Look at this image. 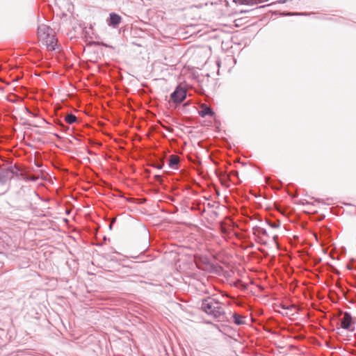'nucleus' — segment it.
<instances>
[{
	"label": "nucleus",
	"instance_id": "obj_10",
	"mask_svg": "<svg viewBox=\"0 0 356 356\" xmlns=\"http://www.w3.org/2000/svg\"><path fill=\"white\" fill-rule=\"evenodd\" d=\"M253 234L257 237L259 238L261 235L268 236V233L264 228H262L259 226H255L253 227Z\"/></svg>",
	"mask_w": 356,
	"mask_h": 356
},
{
	"label": "nucleus",
	"instance_id": "obj_3",
	"mask_svg": "<svg viewBox=\"0 0 356 356\" xmlns=\"http://www.w3.org/2000/svg\"><path fill=\"white\" fill-rule=\"evenodd\" d=\"M19 170V168L16 165L6 168H2L0 167V184L4 185L15 176L19 177L20 175Z\"/></svg>",
	"mask_w": 356,
	"mask_h": 356
},
{
	"label": "nucleus",
	"instance_id": "obj_14",
	"mask_svg": "<svg viewBox=\"0 0 356 356\" xmlns=\"http://www.w3.org/2000/svg\"><path fill=\"white\" fill-rule=\"evenodd\" d=\"M284 16H293V15H307L306 13H284L282 14Z\"/></svg>",
	"mask_w": 356,
	"mask_h": 356
},
{
	"label": "nucleus",
	"instance_id": "obj_4",
	"mask_svg": "<svg viewBox=\"0 0 356 356\" xmlns=\"http://www.w3.org/2000/svg\"><path fill=\"white\" fill-rule=\"evenodd\" d=\"M186 90L181 86H177L170 95V99L175 104H180L186 98Z\"/></svg>",
	"mask_w": 356,
	"mask_h": 356
},
{
	"label": "nucleus",
	"instance_id": "obj_5",
	"mask_svg": "<svg viewBox=\"0 0 356 356\" xmlns=\"http://www.w3.org/2000/svg\"><path fill=\"white\" fill-rule=\"evenodd\" d=\"M355 323V321L352 317L349 312H344L343 317L341 318V328L346 330L350 332H353L355 327L353 325Z\"/></svg>",
	"mask_w": 356,
	"mask_h": 356
},
{
	"label": "nucleus",
	"instance_id": "obj_15",
	"mask_svg": "<svg viewBox=\"0 0 356 356\" xmlns=\"http://www.w3.org/2000/svg\"><path fill=\"white\" fill-rule=\"evenodd\" d=\"M25 109H26V112H27V113H29V114H31V115H33V116H35V114H34V113H33L30 109H29V108H26V107L25 108Z\"/></svg>",
	"mask_w": 356,
	"mask_h": 356
},
{
	"label": "nucleus",
	"instance_id": "obj_11",
	"mask_svg": "<svg viewBox=\"0 0 356 356\" xmlns=\"http://www.w3.org/2000/svg\"><path fill=\"white\" fill-rule=\"evenodd\" d=\"M265 0H234V1L237 3L241 4V5H248V6H253L258 3H260Z\"/></svg>",
	"mask_w": 356,
	"mask_h": 356
},
{
	"label": "nucleus",
	"instance_id": "obj_2",
	"mask_svg": "<svg viewBox=\"0 0 356 356\" xmlns=\"http://www.w3.org/2000/svg\"><path fill=\"white\" fill-rule=\"evenodd\" d=\"M38 35L42 43L49 50H54L56 44L54 31L49 26L40 24L38 28Z\"/></svg>",
	"mask_w": 356,
	"mask_h": 356
},
{
	"label": "nucleus",
	"instance_id": "obj_13",
	"mask_svg": "<svg viewBox=\"0 0 356 356\" xmlns=\"http://www.w3.org/2000/svg\"><path fill=\"white\" fill-rule=\"evenodd\" d=\"M267 222L268 225L272 228H278L280 226V222L277 221H271V220H267Z\"/></svg>",
	"mask_w": 356,
	"mask_h": 356
},
{
	"label": "nucleus",
	"instance_id": "obj_7",
	"mask_svg": "<svg viewBox=\"0 0 356 356\" xmlns=\"http://www.w3.org/2000/svg\"><path fill=\"white\" fill-rule=\"evenodd\" d=\"M179 163V158L178 156L172 154L169 159V167L171 169H177L178 164Z\"/></svg>",
	"mask_w": 356,
	"mask_h": 356
},
{
	"label": "nucleus",
	"instance_id": "obj_8",
	"mask_svg": "<svg viewBox=\"0 0 356 356\" xmlns=\"http://www.w3.org/2000/svg\"><path fill=\"white\" fill-rule=\"evenodd\" d=\"M199 114L201 117L204 118L207 115L213 116L214 113L210 107L203 105L202 109L199 111Z\"/></svg>",
	"mask_w": 356,
	"mask_h": 356
},
{
	"label": "nucleus",
	"instance_id": "obj_17",
	"mask_svg": "<svg viewBox=\"0 0 356 356\" xmlns=\"http://www.w3.org/2000/svg\"><path fill=\"white\" fill-rule=\"evenodd\" d=\"M158 169H161L163 167V164H159L156 166Z\"/></svg>",
	"mask_w": 356,
	"mask_h": 356
},
{
	"label": "nucleus",
	"instance_id": "obj_6",
	"mask_svg": "<svg viewBox=\"0 0 356 356\" xmlns=\"http://www.w3.org/2000/svg\"><path fill=\"white\" fill-rule=\"evenodd\" d=\"M121 20L122 18L119 15L115 13H111L109 15V18L107 21V23L110 26L117 27L121 22Z\"/></svg>",
	"mask_w": 356,
	"mask_h": 356
},
{
	"label": "nucleus",
	"instance_id": "obj_19",
	"mask_svg": "<svg viewBox=\"0 0 356 356\" xmlns=\"http://www.w3.org/2000/svg\"><path fill=\"white\" fill-rule=\"evenodd\" d=\"M42 120L43 122H46L45 120L42 119Z\"/></svg>",
	"mask_w": 356,
	"mask_h": 356
},
{
	"label": "nucleus",
	"instance_id": "obj_18",
	"mask_svg": "<svg viewBox=\"0 0 356 356\" xmlns=\"http://www.w3.org/2000/svg\"><path fill=\"white\" fill-rule=\"evenodd\" d=\"M277 236H273V240H274L275 241H276V239H277Z\"/></svg>",
	"mask_w": 356,
	"mask_h": 356
},
{
	"label": "nucleus",
	"instance_id": "obj_12",
	"mask_svg": "<svg viewBox=\"0 0 356 356\" xmlns=\"http://www.w3.org/2000/svg\"><path fill=\"white\" fill-rule=\"evenodd\" d=\"M65 120L69 124H72L76 122L77 118L74 114L68 113L65 115Z\"/></svg>",
	"mask_w": 356,
	"mask_h": 356
},
{
	"label": "nucleus",
	"instance_id": "obj_16",
	"mask_svg": "<svg viewBox=\"0 0 356 356\" xmlns=\"http://www.w3.org/2000/svg\"><path fill=\"white\" fill-rule=\"evenodd\" d=\"M282 308L284 309H290L294 308V306L293 305H291L290 307L282 306Z\"/></svg>",
	"mask_w": 356,
	"mask_h": 356
},
{
	"label": "nucleus",
	"instance_id": "obj_9",
	"mask_svg": "<svg viewBox=\"0 0 356 356\" xmlns=\"http://www.w3.org/2000/svg\"><path fill=\"white\" fill-rule=\"evenodd\" d=\"M232 318H233L234 323L237 325H241L245 324V321L244 320L245 316H243L241 314H238L237 313H234L232 314Z\"/></svg>",
	"mask_w": 356,
	"mask_h": 356
},
{
	"label": "nucleus",
	"instance_id": "obj_1",
	"mask_svg": "<svg viewBox=\"0 0 356 356\" xmlns=\"http://www.w3.org/2000/svg\"><path fill=\"white\" fill-rule=\"evenodd\" d=\"M201 309L213 318H218L219 321H223L225 318V312L222 303L215 298L207 297L203 299Z\"/></svg>",
	"mask_w": 356,
	"mask_h": 356
}]
</instances>
